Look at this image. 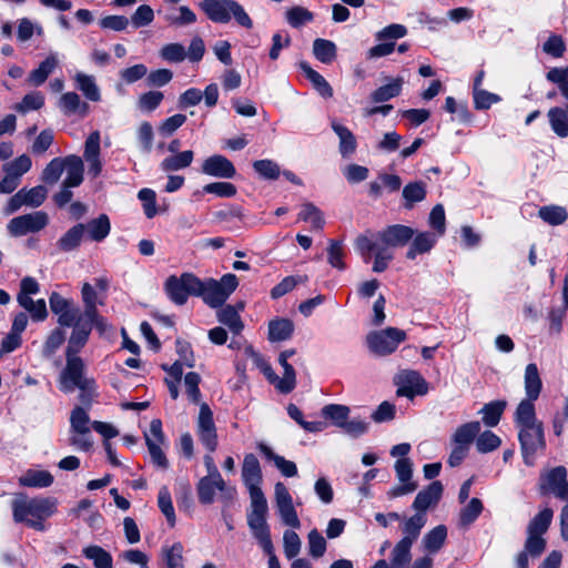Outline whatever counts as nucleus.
I'll return each mask as SVG.
<instances>
[{
  "instance_id": "1",
  "label": "nucleus",
  "mask_w": 568,
  "mask_h": 568,
  "mask_svg": "<svg viewBox=\"0 0 568 568\" xmlns=\"http://www.w3.org/2000/svg\"><path fill=\"white\" fill-rule=\"evenodd\" d=\"M242 478L248 489L251 498V510L247 514V524L266 520L268 506L264 493L260 487L262 483V470L260 462L254 454H246L244 456Z\"/></svg>"
},
{
  "instance_id": "2",
  "label": "nucleus",
  "mask_w": 568,
  "mask_h": 568,
  "mask_svg": "<svg viewBox=\"0 0 568 568\" xmlns=\"http://www.w3.org/2000/svg\"><path fill=\"white\" fill-rule=\"evenodd\" d=\"M199 6L213 22L227 23L234 18L240 26L246 29L253 27L252 19L235 0H202Z\"/></svg>"
},
{
  "instance_id": "3",
  "label": "nucleus",
  "mask_w": 568,
  "mask_h": 568,
  "mask_svg": "<svg viewBox=\"0 0 568 568\" xmlns=\"http://www.w3.org/2000/svg\"><path fill=\"white\" fill-rule=\"evenodd\" d=\"M237 286V277L232 273L223 275L220 281L214 278L200 280L196 296L202 297L203 302L210 307L217 308L224 305Z\"/></svg>"
},
{
  "instance_id": "4",
  "label": "nucleus",
  "mask_w": 568,
  "mask_h": 568,
  "mask_svg": "<svg viewBox=\"0 0 568 568\" xmlns=\"http://www.w3.org/2000/svg\"><path fill=\"white\" fill-rule=\"evenodd\" d=\"M169 300L175 305H184L190 295L196 296L200 288V278L190 272H184L180 276L170 275L163 285Z\"/></svg>"
},
{
  "instance_id": "5",
  "label": "nucleus",
  "mask_w": 568,
  "mask_h": 568,
  "mask_svg": "<svg viewBox=\"0 0 568 568\" xmlns=\"http://www.w3.org/2000/svg\"><path fill=\"white\" fill-rule=\"evenodd\" d=\"M517 429L524 463L527 466H532L537 455L546 449L544 424L540 423Z\"/></svg>"
},
{
  "instance_id": "6",
  "label": "nucleus",
  "mask_w": 568,
  "mask_h": 568,
  "mask_svg": "<svg viewBox=\"0 0 568 568\" xmlns=\"http://www.w3.org/2000/svg\"><path fill=\"white\" fill-rule=\"evenodd\" d=\"M55 510V501L51 498L17 499L12 504L13 519L17 523L29 517L38 519L49 518Z\"/></svg>"
},
{
  "instance_id": "7",
  "label": "nucleus",
  "mask_w": 568,
  "mask_h": 568,
  "mask_svg": "<svg viewBox=\"0 0 568 568\" xmlns=\"http://www.w3.org/2000/svg\"><path fill=\"white\" fill-rule=\"evenodd\" d=\"M405 339L406 333L396 327L371 332L366 336L369 351L377 356H385L393 353Z\"/></svg>"
},
{
  "instance_id": "8",
  "label": "nucleus",
  "mask_w": 568,
  "mask_h": 568,
  "mask_svg": "<svg viewBox=\"0 0 568 568\" xmlns=\"http://www.w3.org/2000/svg\"><path fill=\"white\" fill-rule=\"evenodd\" d=\"M65 367L60 375L61 390L65 393L73 392L77 387L88 388L92 379L84 375L85 364L79 356L65 355Z\"/></svg>"
},
{
  "instance_id": "9",
  "label": "nucleus",
  "mask_w": 568,
  "mask_h": 568,
  "mask_svg": "<svg viewBox=\"0 0 568 568\" xmlns=\"http://www.w3.org/2000/svg\"><path fill=\"white\" fill-rule=\"evenodd\" d=\"M49 223V216L43 211H36L13 217L9 221L7 230L11 236L20 237L29 233H38Z\"/></svg>"
},
{
  "instance_id": "10",
  "label": "nucleus",
  "mask_w": 568,
  "mask_h": 568,
  "mask_svg": "<svg viewBox=\"0 0 568 568\" xmlns=\"http://www.w3.org/2000/svg\"><path fill=\"white\" fill-rule=\"evenodd\" d=\"M215 490L221 493V499L231 501L236 495L234 487L227 486L223 477L215 479L213 477H202L196 484V491L199 501L203 505H211L214 503Z\"/></svg>"
},
{
  "instance_id": "11",
  "label": "nucleus",
  "mask_w": 568,
  "mask_h": 568,
  "mask_svg": "<svg viewBox=\"0 0 568 568\" xmlns=\"http://www.w3.org/2000/svg\"><path fill=\"white\" fill-rule=\"evenodd\" d=\"M144 438L152 463L159 468L166 469L169 462L162 449V446L165 445V437L160 419L155 418L151 420L150 429L144 433Z\"/></svg>"
},
{
  "instance_id": "12",
  "label": "nucleus",
  "mask_w": 568,
  "mask_h": 568,
  "mask_svg": "<svg viewBox=\"0 0 568 568\" xmlns=\"http://www.w3.org/2000/svg\"><path fill=\"white\" fill-rule=\"evenodd\" d=\"M196 434L202 445L210 453L217 448V433L213 419V412L206 403H201L196 422Z\"/></svg>"
},
{
  "instance_id": "13",
  "label": "nucleus",
  "mask_w": 568,
  "mask_h": 568,
  "mask_svg": "<svg viewBox=\"0 0 568 568\" xmlns=\"http://www.w3.org/2000/svg\"><path fill=\"white\" fill-rule=\"evenodd\" d=\"M274 498L282 523L292 528H300L301 521L293 505V498L286 486L278 481L274 486Z\"/></svg>"
},
{
  "instance_id": "14",
  "label": "nucleus",
  "mask_w": 568,
  "mask_h": 568,
  "mask_svg": "<svg viewBox=\"0 0 568 568\" xmlns=\"http://www.w3.org/2000/svg\"><path fill=\"white\" fill-rule=\"evenodd\" d=\"M398 386L397 396L414 398L416 395H426L428 385L425 378L416 371L405 369L396 376Z\"/></svg>"
},
{
  "instance_id": "15",
  "label": "nucleus",
  "mask_w": 568,
  "mask_h": 568,
  "mask_svg": "<svg viewBox=\"0 0 568 568\" xmlns=\"http://www.w3.org/2000/svg\"><path fill=\"white\" fill-rule=\"evenodd\" d=\"M414 235V229L403 224H394L377 232V241H379L383 246L389 250L392 247L405 246L408 242H410Z\"/></svg>"
},
{
  "instance_id": "16",
  "label": "nucleus",
  "mask_w": 568,
  "mask_h": 568,
  "mask_svg": "<svg viewBox=\"0 0 568 568\" xmlns=\"http://www.w3.org/2000/svg\"><path fill=\"white\" fill-rule=\"evenodd\" d=\"M542 495L554 494L557 498L568 499L567 470L564 466L552 468L540 485Z\"/></svg>"
},
{
  "instance_id": "17",
  "label": "nucleus",
  "mask_w": 568,
  "mask_h": 568,
  "mask_svg": "<svg viewBox=\"0 0 568 568\" xmlns=\"http://www.w3.org/2000/svg\"><path fill=\"white\" fill-rule=\"evenodd\" d=\"M49 304L51 311L58 315V323L61 326L70 327L74 324V321L82 315L78 307H74L72 303L62 297L59 293L53 292L49 297Z\"/></svg>"
},
{
  "instance_id": "18",
  "label": "nucleus",
  "mask_w": 568,
  "mask_h": 568,
  "mask_svg": "<svg viewBox=\"0 0 568 568\" xmlns=\"http://www.w3.org/2000/svg\"><path fill=\"white\" fill-rule=\"evenodd\" d=\"M247 525L254 538L258 541L264 552L268 556V568H281L280 561L274 552V546L266 520Z\"/></svg>"
},
{
  "instance_id": "19",
  "label": "nucleus",
  "mask_w": 568,
  "mask_h": 568,
  "mask_svg": "<svg viewBox=\"0 0 568 568\" xmlns=\"http://www.w3.org/2000/svg\"><path fill=\"white\" fill-rule=\"evenodd\" d=\"M202 172L206 175L220 179H232L236 174L233 163L227 158L220 154L205 159L202 164Z\"/></svg>"
},
{
  "instance_id": "20",
  "label": "nucleus",
  "mask_w": 568,
  "mask_h": 568,
  "mask_svg": "<svg viewBox=\"0 0 568 568\" xmlns=\"http://www.w3.org/2000/svg\"><path fill=\"white\" fill-rule=\"evenodd\" d=\"M71 327L73 329L68 341L65 355L78 356L89 341L91 328L89 323L83 322L80 316L74 321V324Z\"/></svg>"
},
{
  "instance_id": "21",
  "label": "nucleus",
  "mask_w": 568,
  "mask_h": 568,
  "mask_svg": "<svg viewBox=\"0 0 568 568\" xmlns=\"http://www.w3.org/2000/svg\"><path fill=\"white\" fill-rule=\"evenodd\" d=\"M443 484L439 480H434L425 489L420 490L413 503V508L420 514L435 506L443 495Z\"/></svg>"
},
{
  "instance_id": "22",
  "label": "nucleus",
  "mask_w": 568,
  "mask_h": 568,
  "mask_svg": "<svg viewBox=\"0 0 568 568\" xmlns=\"http://www.w3.org/2000/svg\"><path fill=\"white\" fill-rule=\"evenodd\" d=\"M535 400L536 399L530 398H524L520 400L514 414L516 428L542 423L536 416Z\"/></svg>"
},
{
  "instance_id": "23",
  "label": "nucleus",
  "mask_w": 568,
  "mask_h": 568,
  "mask_svg": "<svg viewBox=\"0 0 568 568\" xmlns=\"http://www.w3.org/2000/svg\"><path fill=\"white\" fill-rule=\"evenodd\" d=\"M410 246L406 252L408 260H415L417 255L428 253L436 244L437 236L430 232L415 233L410 240Z\"/></svg>"
},
{
  "instance_id": "24",
  "label": "nucleus",
  "mask_w": 568,
  "mask_h": 568,
  "mask_svg": "<svg viewBox=\"0 0 568 568\" xmlns=\"http://www.w3.org/2000/svg\"><path fill=\"white\" fill-rule=\"evenodd\" d=\"M67 176L62 183L65 186H79L83 182L84 165L83 160L78 155L65 156Z\"/></svg>"
},
{
  "instance_id": "25",
  "label": "nucleus",
  "mask_w": 568,
  "mask_h": 568,
  "mask_svg": "<svg viewBox=\"0 0 568 568\" xmlns=\"http://www.w3.org/2000/svg\"><path fill=\"white\" fill-rule=\"evenodd\" d=\"M426 525V515L416 513L412 517L404 520L402 526L403 538L400 541H406L413 545L420 535L423 527Z\"/></svg>"
},
{
  "instance_id": "26",
  "label": "nucleus",
  "mask_w": 568,
  "mask_h": 568,
  "mask_svg": "<svg viewBox=\"0 0 568 568\" xmlns=\"http://www.w3.org/2000/svg\"><path fill=\"white\" fill-rule=\"evenodd\" d=\"M332 129L337 134V136L339 139L338 150H339L341 155L343 158L351 156L356 151V148H357V142H356L355 135L352 133V131L348 128H346L335 121L332 122Z\"/></svg>"
},
{
  "instance_id": "27",
  "label": "nucleus",
  "mask_w": 568,
  "mask_h": 568,
  "mask_svg": "<svg viewBox=\"0 0 568 568\" xmlns=\"http://www.w3.org/2000/svg\"><path fill=\"white\" fill-rule=\"evenodd\" d=\"M258 449L268 460L274 463L283 476L294 477L297 475V467L294 462L287 460L283 456L275 454L271 447L263 443L258 444Z\"/></svg>"
},
{
  "instance_id": "28",
  "label": "nucleus",
  "mask_w": 568,
  "mask_h": 568,
  "mask_svg": "<svg viewBox=\"0 0 568 568\" xmlns=\"http://www.w3.org/2000/svg\"><path fill=\"white\" fill-rule=\"evenodd\" d=\"M74 81L75 88L80 90L89 101L98 102L101 100V92L93 75L78 72L74 75Z\"/></svg>"
},
{
  "instance_id": "29",
  "label": "nucleus",
  "mask_w": 568,
  "mask_h": 568,
  "mask_svg": "<svg viewBox=\"0 0 568 568\" xmlns=\"http://www.w3.org/2000/svg\"><path fill=\"white\" fill-rule=\"evenodd\" d=\"M480 432L479 422H469L457 427L452 436V443L470 448V445Z\"/></svg>"
},
{
  "instance_id": "30",
  "label": "nucleus",
  "mask_w": 568,
  "mask_h": 568,
  "mask_svg": "<svg viewBox=\"0 0 568 568\" xmlns=\"http://www.w3.org/2000/svg\"><path fill=\"white\" fill-rule=\"evenodd\" d=\"M194 159V153L191 150H185L176 154L166 156L160 163V169L163 172H175L186 169L191 165Z\"/></svg>"
},
{
  "instance_id": "31",
  "label": "nucleus",
  "mask_w": 568,
  "mask_h": 568,
  "mask_svg": "<svg viewBox=\"0 0 568 568\" xmlns=\"http://www.w3.org/2000/svg\"><path fill=\"white\" fill-rule=\"evenodd\" d=\"M111 231L110 220L106 214H101L99 217L89 221L84 224V233H88L90 240L95 242L103 241Z\"/></svg>"
},
{
  "instance_id": "32",
  "label": "nucleus",
  "mask_w": 568,
  "mask_h": 568,
  "mask_svg": "<svg viewBox=\"0 0 568 568\" xmlns=\"http://www.w3.org/2000/svg\"><path fill=\"white\" fill-rule=\"evenodd\" d=\"M297 220L311 223L312 231H322L325 225L323 212L311 202L302 204Z\"/></svg>"
},
{
  "instance_id": "33",
  "label": "nucleus",
  "mask_w": 568,
  "mask_h": 568,
  "mask_svg": "<svg viewBox=\"0 0 568 568\" xmlns=\"http://www.w3.org/2000/svg\"><path fill=\"white\" fill-rule=\"evenodd\" d=\"M53 476L48 470L29 469L19 478L23 487L47 488L53 484Z\"/></svg>"
},
{
  "instance_id": "34",
  "label": "nucleus",
  "mask_w": 568,
  "mask_h": 568,
  "mask_svg": "<svg viewBox=\"0 0 568 568\" xmlns=\"http://www.w3.org/2000/svg\"><path fill=\"white\" fill-rule=\"evenodd\" d=\"M83 235L84 224H75L58 240L57 246L62 252H71L80 246Z\"/></svg>"
},
{
  "instance_id": "35",
  "label": "nucleus",
  "mask_w": 568,
  "mask_h": 568,
  "mask_svg": "<svg viewBox=\"0 0 568 568\" xmlns=\"http://www.w3.org/2000/svg\"><path fill=\"white\" fill-rule=\"evenodd\" d=\"M300 68L305 77L312 82L314 89L325 99L333 97V89L325 78L317 71L313 70L306 62H301Z\"/></svg>"
},
{
  "instance_id": "36",
  "label": "nucleus",
  "mask_w": 568,
  "mask_h": 568,
  "mask_svg": "<svg viewBox=\"0 0 568 568\" xmlns=\"http://www.w3.org/2000/svg\"><path fill=\"white\" fill-rule=\"evenodd\" d=\"M294 332V324L288 318H276L268 323V339L282 342L290 339Z\"/></svg>"
},
{
  "instance_id": "37",
  "label": "nucleus",
  "mask_w": 568,
  "mask_h": 568,
  "mask_svg": "<svg viewBox=\"0 0 568 568\" xmlns=\"http://www.w3.org/2000/svg\"><path fill=\"white\" fill-rule=\"evenodd\" d=\"M542 387L538 367L535 363H530L525 369V392L526 398L537 399Z\"/></svg>"
},
{
  "instance_id": "38",
  "label": "nucleus",
  "mask_w": 568,
  "mask_h": 568,
  "mask_svg": "<svg viewBox=\"0 0 568 568\" xmlns=\"http://www.w3.org/2000/svg\"><path fill=\"white\" fill-rule=\"evenodd\" d=\"M217 320L221 324L227 326L234 335L240 334L244 328L239 311L233 305L221 306L217 311Z\"/></svg>"
},
{
  "instance_id": "39",
  "label": "nucleus",
  "mask_w": 568,
  "mask_h": 568,
  "mask_svg": "<svg viewBox=\"0 0 568 568\" xmlns=\"http://www.w3.org/2000/svg\"><path fill=\"white\" fill-rule=\"evenodd\" d=\"M447 538V528L444 525H438L432 530H429L423 537V547L430 554H436L444 546L445 540Z\"/></svg>"
},
{
  "instance_id": "40",
  "label": "nucleus",
  "mask_w": 568,
  "mask_h": 568,
  "mask_svg": "<svg viewBox=\"0 0 568 568\" xmlns=\"http://www.w3.org/2000/svg\"><path fill=\"white\" fill-rule=\"evenodd\" d=\"M57 65L58 59L54 55H49L37 69L30 72L28 81L34 87L43 84Z\"/></svg>"
},
{
  "instance_id": "41",
  "label": "nucleus",
  "mask_w": 568,
  "mask_h": 568,
  "mask_svg": "<svg viewBox=\"0 0 568 568\" xmlns=\"http://www.w3.org/2000/svg\"><path fill=\"white\" fill-rule=\"evenodd\" d=\"M17 300L19 305L30 313L33 321L40 322L47 318L48 311L44 300L33 301L30 296L24 295H18Z\"/></svg>"
},
{
  "instance_id": "42",
  "label": "nucleus",
  "mask_w": 568,
  "mask_h": 568,
  "mask_svg": "<svg viewBox=\"0 0 568 568\" xmlns=\"http://www.w3.org/2000/svg\"><path fill=\"white\" fill-rule=\"evenodd\" d=\"M538 216L547 224L557 226L567 221L568 212L560 205H545L539 209Z\"/></svg>"
},
{
  "instance_id": "43",
  "label": "nucleus",
  "mask_w": 568,
  "mask_h": 568,
  "mask_svg": "<svg viewBox=\"0 0 568 568\" xmlns=\"http://www.w3.org/2000/svg\"><path fill=\"white\" fill-rule=\"evenodd\" d=\"M403 83L404 81L402 78H396L392 80L389 83L382 85L375 91H373L371 94V99L375 103L386 102L400 94Z\"/></svg>"
},
{
  "instance_id": "44",
  "label": "nucleus",
  "mask_w": 568,
  "mask_h": 568,
  "mask_svg": "<svg viewBox=\"0 0 568 568\" xmlns=\"http://www.w3.org/2000/svg\"><path fill=\"white\" fill-rule=\"evenodd\" d=\"M59 105L64 114H72L75 112L85 115L89 111V105L82 102L75 92H67L61 95Z\"/></svg>"
},
{
  "instance_id": "45",
  "label": "nucleus",
  "mask_w": 568,
  "mask_h": 568,
  "mask_svg": "<svg viewBox=\"0 0 568 568\" xmlns=\"http://www.w3.org/2000/svg\"><path fill=\"white\" fill-rule=\"evenodd\" d=\"M554 511L552 509L546 507L541 511H539L528 524L527 526V535H544L552 520Z\"/></svg>"
},
{
  "instance_id": "46",
  "label": "nucleus",
  "mask_w": 568,
  "mask_h": 568,
  "mask_svg": "<svg viewBox=\"0 0 568 568\" xmlns=\"http://www.w3.org/2000/svg\"><path fill=\"white\" fill-rule=\"evenodd\" d=\"M548 119L552 131L560 138L568 136V114L565 109L555 106L548 111Z\"/></svg>"
},
{
  "instance_id": "47",
  "label": "nucleus",
  "mask_w": 568,
  "mask_h": 568,
  "mask_svg": "<svg viewBox=\"0 0 568 568\" xmlns=\"http://www.w3.org/2000/svg\"><path fill=\"white\" fill-rule=\"evenodd\" d=\"M410 544L398 541L392 550L389 568H407L412 560Z\"/></svg>"
},
{
  "instance_id": "48",
  "label": "nucleus",
  "mask_w": 568,
  "mask_h": 568,
  "mask_svg": "<svg viewBox=\"0 0 568 568\" xmlns=\"http://www.w3.org/2000/svg\"><path fill=\"white\" fill-rule=\"evenodd\" d=\"M82 554L93 561L95 568H113L112 556L100 546L85 547Z\"/></svg>"
},
{
  "instance_id": "49",
  "label": "nucleus",
  "mask_w": 568,
  "mask_h": 568,
  "mask_svg": "<svg viewBox=\"0 0 568 568\" xmlns=\"http://www.w3.org/2000/svg\"><path fill=\"white\" fill-rule=\"evenodd\" d=\"M507 403L505 400H494L485 404L480 413L483 414V422L486 426H496L506 408Z\"/></svg>"
},
{
  "instance_id": "50",
  "label": "nucleus",
  "mask_w": 568,
  "mask_h": 568,
  "mask_svg": "<svg viewBox=\"0 0 568 568\" xmlns=\"http://www.w3.org/2000/svg\"><path fill=\"white\" fill-rule=\"evenodd\" d=\"M349 412L347 406L341 404H328L322 408L323 417L332 420L338 428H343L346 419H348Z\"/></svg>"
},
{
  "instance_id": "51",
  "label": "nucleus",
  "mask_w": 568,
  "mask_h": 568,
  "mask_svg": "<svg viewBox=\"0 0 568 568\" xmlns=\"http://www.w3.org/2000/svg\"><path fill=\"white\" fill-rule=\"evenodd\" d=\"M288 416L295 420L304 430L310 433H320L325 429L326 424L324 422H307L303 417L302 410L295 404L287 405Z\"/></svg>"
},
{
  "instance_id": "52",
  "label": "nucleus",
  "mask_w": 568,
  "mask_h": 568,
  "mask_svg": "<svg viewBox=\"0 0 568 568\" xmlns=\"http://www.w3.org/2000/svg\"><path fill=\"white\" fill-rule=\"evenodd\" d=\"M313 53L322 63H331L336 58V45L331 40L316 39L313 42Z\"/></svg>"
},
{
  "instance_id": "53",
  "label": "nucleus",
  "mask_w": 568,
  "mask_h": 568,
  "mask_svg": "<svg viewBox=\"0 0 568 568\" xmlns=\"http://www.w3.org/2000/svg\"><path fill=\"white\" fill-rule=\"evenodd\" d=\"M403 197L405 207L412 209L414 203L422 202L426 197V185L422 181L412 182L404 186Z\"/></svg>"
},
{
  "instance_id": "54",
  "label": "nucleus",
  "mask_w": 568,
  "mask_h": 568,
  "mask_svg": "<svg viewBox=\"0 0 568 568\" xmlns=\"http://www.w3.org/2000/svg\"><path fill=\"white\" fill-rule=\"evenodd\" d=\"M484 505L479 498H471L469 503L459 513V525L462 527L470 526L481 514Z\"/></svg>"
},
{
  "instance_id": "55",
  "label": "nucleus",
  "mask_w": 568,
  "mask_h": 568,
  "mask_svg": "<svg viewBox=\"0 0 568 568\" xmlns=\"http://www.w3.org/2000/svg\"><path fill=\"white\" fill-rule=\"evenodd\" d=\"M162 557L166 568H184L183 546L181 542H174L170 547H163Z\"/></svg>"
},
{
  "instance_id": "56",
  "label": "nucleus",
  "mask_w": 568,
  "mask_h": 568,
  "mask_svg": "<svg viewBox=\"0 0 568 568\" xmlns=\"http://www.w3.org/2000/svg\"><path fill=\"white\" fill-rule=\"evenodd\" d=\"M379 247H382V243L377 241V233L374 235V239H369L366 235H359L355 240V248L365 262H368L372 257V254L375 253Z\"/></svg>"
},
{
  "instance_id": "57",
  "label": "nucleus",
  "mask_w": 568,
  "mask_h": 568,
  "mask_svg": "<svg viewBox=\"0 0 568 568\" xmlns=\"http://www.w3.org/2000/svg\"><path fill=\"white\" fill-rule=\"evenodd\" d=\"M283 376L278 378L275 376L272 382L275 383V387L283 394L291 393L296 386V374L295 369L291 364H285L283 367Z\"/></svg>"
},
{
  "instance_id": "58",
  "label": "nucleus",
  "mask_w": 568,
  "mask_h": 568,
  "mask_svg": "<svg viewBox=\"0 0 568 568\" xmlns=\"http://www.w3.org/2000/svg\"><path fill=\"white\" fill-rule=\"evenodd\" d=\"M91 420L87 410L81 406H75L70 415V432L83 433V429H91Z\"/></svg>"
},
{
  "instance_id": "59",
  "label": "nucleus",
  "mask_w": 568,
  "mask_h": 568,
  "mask_svg": "<svg viewBox=\"0 0 568 568\" xmlns=\"http://www.w3.org/2000/svg\"><path fill=\"white\" fill-rule=\"evenodd\" d=\"M158 505L162 514L165 516L171 526L175 525V511L172 504L170 490L166 486H162L159 490Z\"/></svg>"
},
{
  "instance_id": "60",
  "label": "nucleus",
  "mask_w": 568,
  "mask_h": 568,
  "mask_svg": "<svg viewBox=\"0 0 568 568\" xmlns=\"http://www.w3.org/2000/svg\"><path fill=\"white\" fill-rule=\"evenodd\" d=\"M65 166V158H54L52 159L44 170L42 171L41 180L48 184H54L59 181L62 172Z\"/></svg>"
},
{
  "instance_id": "61",
  "label": "nucleus",
  "mask_w": 568,
  "mask_h": 568,
  "mask_svg": "<svg viewBox=\"0 0 568 568\" xmlns=\"http://www.w3.org/2000/svg\"><path fill=\"white\" fill-rule=\"evenodd\" d=\"M314 16L307 9L296 6L286 11V21L293 28H300L313 21Z\"/></svg>"
},
{
  "instance_id": "62",
  "label": "nucleus",
  "mask_w": 568,
  "mask_h": 568,
  "mask_svg": "<svg viewBox=\"0 0 568 568\" xmlns=\"http://www.w3.org/2000/svg\"><path fill=\"white\" fill-rule=\"evenodd\" d=\"M255 172L265 180H276L281 174L278 164L272 160H257L253 162Z\"/></svg>"
},
{
  "instance_id": "63",
  "label": "nucleus",
  "mask_w": 568,
  "mask_h": 568,
  "mask_svg": "<svg viewBox=\"0 0 568 568\" xmlns=\"http://www.w3.org/2000/svg\"><path fill=\"white\" fill-rule=\"evenodd\" d=\"M546 78L557 84L561 95L568 100V67L552 68L547 72Z\"/></svg>"
},
{
  "instance_id": "64",
  "label": "nucleus",
  "mask_w": 568,
  "mask_h": 568,
  "mask_svg": "<svg viewBox=\"0 0 568 568\" xmlns=\"http://www.w3.org/2000/svg\"><path fill=\"white\" fill-rule=\"evenodd\" d=\"M476 438V448L481 454L493 452L501 444V439L490 430L478 434Z\"/></svg>"
}]
</instances>
